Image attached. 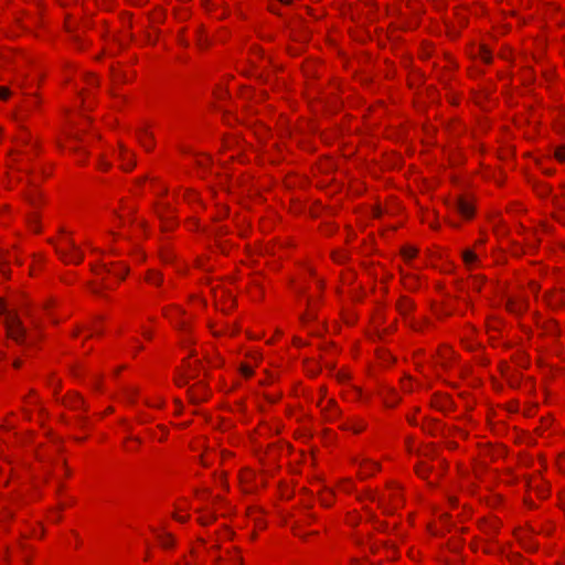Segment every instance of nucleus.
Returning a JSON list of instances; mask_svg holds the SVG:
<instances>
[{
  "label": "nucleus",
  "mask_w": 565,
  "mask_h": 565,
  "mask_svg": "<svg viewBox=\"0 0 565 565\" xmlns=\"http://www.w3.org/2000/svg\"><path fill=\"white\" fill-rule=\"evenodd\" d=\"M6 313V328L8 335L17 342H20L25 334L21 320L15 311L7 310L3 301L0 299V315Z\"/></svg>",
  "instance_id": "nucleus-1"
},
{
  "label": "nucleus",
  "mask_w": 565,
  "mask_h": 565,
  "mask_svg": "<svg viewBox=\"0 0 565 565\" xmlns=\"http://www.w3.org/2000/svg\"><path fill=\"white\" fill-rule=\"evenodd\" d=\"M63 247L57 248L60 256L70 264H79L83 259V253L79 247L70 238L64 239Z\"/></svg>",
  "instance_id": "nucleus-2"
},
{
  "label": "nucleus",
  "mask_w": 565,
  "mask_h": 565,
  "mask_svg": "<svg viewBox=\"0 0 565 565\" xmlns=\"http://www.w3.org/2000/svg\"><path fill=\"white\" fill-rule=\"evenodd\" d=\"M455 207L462 216L467 218L473 215V206L466 199H457L455 201Z\"/></svg>",
  "instance_id": "nucleus-3"
},
{
  "label": "nucleus",
  "mask_w": 565,
  "mask_h": 565,
  "mask_svg": "<svg viewBox=\"0 0 565 565\" xmlns=\"http://www.w3.org/2000/svg\"><path fill=\"white\" fill-rule=\"evenodd\" d=\"M508 309L511 312L520 313L525 308V302L522 299L519 300H512L510 299L507 303Z\"/></svg>",
  "instance_id": "nucleus-4"
},
{
  "label": "nucleus",
  "mask_w": 565,
  "mask_h": 565,
  "mask_svg": "<svg viewBox=\"0 0 565 565\" xmlns=\"http://www.w3.org/2000/svg\"><path fill=\"white\" fill-rule=\"evenodd\" d=\"M157 537L162 547L168 548L173 545V539L169 533H158Z\"/></svg>",
  "instance_id": "nucleus-5"
},
{
  "label": "nucleus",
  "mask_w": 565,
  "mask_h": 565,
  "mask_svg": "<svg viewBox=\"0 0 565 565\" xmlns=\"http://www.w3.org/2000/svg\"><path fill=\"white\" fill-rule=\"evenodd\" d=\"M327 404H328V412H329L327 416H328L329 418H333V417H335V416L339 414V409H338V407H337V405H335L334 401H332V399H328V401H327ZM322 409H323V412H327V407H326V408H322Z\"/></svg>",
  "instance_id": "nucleus-6"
},
{
  "label": "nucleus",
  "mask_w": 565,
  "mask_h": 565,
  "mask_svg": "<svg viewBox=\"0 0 565 565\" xmlns=\"http://www.w3.org/2000/svg\"><path fill=\"white\" fill-rule=\"evenodd\" d=\"M139 138H140V142H141V145H142L147 150H150V149H151V147H152L151 142H149V140H151V139H152L151 134H149L148 131H146V130H145V131H142V132L140 134V137H139Z\"/></svg>",
  "instance_id": "nucleus-7"
},
{
  "label": "nucleus",
  "mask_w": 565,
  "mask_h": 565,
  "mask_svg": "<svg viewBox=\"0 0 565 565\" xmlns=\"http://www.w3.org/2000/svg\"><path fill=\"white\" fill-rule=\"evenodd\" d=\"M139 138H140V142H141V145H142L147 150H150V149H151V147H152L151 142H149V140H151V139H152L151 134H149L148 131H146V130H145V131H142V132L140 134V137H139Z\"/></svg>",
  "instance_id": "nucleus-8"
},
{
  "label": "nucleus",
  "mask_w": 565,
  "mask_h": 565,
  "mask_svg": "<svg viewBox=\"0 0 565 565\" xmlns=\"http://www.w3.org/2000/svg\"><path fill=\"white\" fill-rule=\"evenodd\" d=\"M147 280L150 282V284H153V285H159L161 282V277L159 274L150 270L147 275Z\"/></svg>",
  "instance_id": "nucleus-9"
},
{
  "label": "nucleus",
  "mask_w": 565,
  "mask_h": 565,
  "mask_svg": "<svg viewBox=\"0 0 565 565\" xmlns=\"http://www.w3.org/2000/svg\"><path fill=\"white\" fill-rule=\"evenodd\" d=\"M462 256H463V260L467 265H471L477 259L476 254L471 250H465Z\"/></svg>",
  "instance_id": "nucleus-10"
},
{
  "label": "nucleus",
  "mask_w": 565,
  "mask_h": 565,
  "mask_svg": "<svg viewBox=\"0 0 565 565\" xmlns=\"http://www.w3.org/2000/svg\"><path fill=\"white\" fill-rule=\"evenodd\" d=\"M122 160H124L122 168L125 170H130L134 167V164H135L132 159L128 158V153L127 152L125 153Z\"/></svg>",
  "instance_id": "nucleus-11"
},
{
  "label": "nucleus",
  "mask_w": 565,
  "mask_h": 565,
  "mask_svg": "<svg viewBox=\"0 0 565 565\" xmlns=\"http://www.w3.org/2000/svg\"><path fill=\"white\" fill-rule=\"evenodd\" d=\"M405 258H413L416 255V249L412 247H407L403 250Z\"/></svg>",
  "instance_id": "nucleus-12"
},
{
  "label": "nucleus",
  "mask_w": 565,
  "mask_h": 565,
  "mask_svg": "<svg viewBox=\"0 0 565 565\" xmlns=\"http://www.w3.org/2000/svg\"><path fill=\"white\" fill-rule=\"evenodd\" d=\"M194 376H195V374H191V375H189V376L183 375V376H181V377H179V379L177 380V384H178V385H180V386H181V385H185V384L188 383V381H189L190 379L194 377Z\"/></svg>",
  "instance_id": "nucleus-13"
},
{
  "label": "nucleus",
  "mask_w": 565,
  "mask_h": 565,
  "mask_svg": "<svg viewBox=\"0 0 565 565\" xmlns=\"http://www.w3.org/2000/svg\"><path fill=\"white\" fill-rule=\"evenodd\" d=\"M241 372L243 375H245L247 377L252 376V374H253V370L247 365H242Z\"/></svg>",
  "instance_id": "nucleus-14"
},
{
  "label": "nucleus",
  "mask_w": 565,
  "mask_h": 565,
  "mask_svg": "<svg viewBox=\"0 0 565 565\" xmlns=\"http://www.w3.org/2000/svg\"><path fill=\"white\" fill-rule=\"evenodd\" d=\"M555 156L559 161H564L565 160V149H563V148L557 149L555 152Z\"/></svg>",
  "instance_id": "nucleus-15"
},
{
  "label": "nucleus",
  "mask_w": 565,
  "mask_h": 565,
  "mask_svg": "<svg viewBox=\"0 0 565 565\" xmlns=\"http://www.w3.org/2000/svg\"><path fill=\"white\" fill-rule=\"evenodd\" d=\"M10 96V90L7 87H0V98L7 99Z\"/></svg>",
  "instance_id": "nucleus-16"
},
{
  "label": "nucleus",
  "mask_w": 565,
  "mask_h": 565,
  "mask_svg": "<svg viewBox=\"0 0 565 565\" xmlns=\"http://www.w3.org/2000/svg\"><path fill=\"white\" fill-rule=\"evenodd\" d=\"M81 403H82L81 397L76 396V397H74V399L72 401V406H73V407H77Z\"/></svg>",
  "instance_id": "nucleus-17"
},
{
  "label": "nucleus",
  "mask_w": 565,
  "mask_h": 565,
  "mask_svg": "<svg viewBox=\"0 0 565 565\" xmlns=\"http://www.w3.org/2000/svg\"><path fill=\"white\" fill-rule=\"evenodd\" d=\"M482 58L484 60V62L489 63L490 60H491V56H490L489 52L483 51Z\"/></svg>",
  "instance_id": "nucleus-18"
},
{
  "label": "nucleus",
  "mask_w": 565,
  "mask_h": 565,
  "mask_svg": "<svg viewBox=\"0 0 565 565\" xmlns=\"http://www.w3.org/2000/svg\"><path fill=\"white\" fill-rule=\"evenodd\" d=\"M241 562H242V559H241L239 556H235V557L232 558V564L233 565H238Z\"/></svg>",
  "instance_id": "nucleus-19"
},
{
  "label": "nucleus",
  "mask_w": 565,
  "mask_h": 565,
  "mask_svg": "<svg viewBox=\"0 0 565 565\" xmlns=\"http://www.w3.org/2000/svg\"><path fill=\"white\" fill-rule=\"evenodd\" d=\"M355 433L361 431L363 429V425H354L351 427Z\"/></svg>",
  "instance_id": "nucleus-20"
},
{
  "label": "nucleus",
  "mask_w": 565,
  "mask_h": 565,
  "mask_svg": "<svg viewBox=\"0 0 565 565\" xmlns=\"http://www.w3.org/2000/svg\"><path fill=\"white\" fill-rule=\"evenodd\" d=\"M367 465L370 466V468H371L372 470H376V469L379 468V463H377V462H370V463H367Z\"/></svg>",
  "instance_id": "nucleus-21"
},
{
  "label": "nucleus",
  "mask_w": 565,
  "mask_h": 565,
  "mask_svg": "<svg viewBox=\"0 0 565 565\" xmlns=\"http://www.w3.org/2000/svg\"><path fill=\"white\" fill-rule=\"evenodd\" d=\"M128 273V269L127 268H124L122 271H119L117 275L120 277V278H124L125 275Z\"/></svg>",
  "instance_id": "nucleus-22"
},
{
  "label": "nucleus",
  "mask_w": 565,
  "mask_h": 565,
  "mask_svg": "<svg viewBox=\"0 0 565 565\" xmlns=\"http://www.w3.org/2000/svg\"><path fill=\"white\" fill-rule=\"evenodd\" d=\"M174 519L179 522H184L186 520L185 516H179V515H174Z\"/></svg>",
  "instance_id": "nucleus-23"
},
{
  "label": "nucleus",
  "mask_w": 565,
  "mask_h": 565,
  "mask_svg": "<svg viewBox=\"0 0 565 565\" xmlns=\"http://www.w3.org/2000/svg\"><path fill=\"white\" fill-rule=\"evenodd\" d=\"M278 1H279L280 3H282V4L288 6V4H291L294 0H278Z\"/></svg>",
  "instance_id": "nucleus-24"
},
{
  "label": "nucleus",
  "mask_w": 565,
  "mask_h": 565,
  "mask_svg": "<svg viewBox=\"0 0 565 565\" xmlns=\"http://www.w3.org/2000/svg\"><path fill=\"white\" fill-rule=\"evenodd\" d=\"M13 365H14L15 367H19V366L21 365V362H20V361H15V362L13 363Z\"/></svg>",
  "instance_id": "nucleus-25"
},
{
  "label": "nucleus",
  "mask_w": 565,
  "mask_h": 565,
  "mask_svg": "<svg viewBox=\"0 0 565 565\" xmlns=\"http://www.w3.org/2000/svg\"><path fill=\"white\" fill-rule=\"evenodd\" d=\"M201 522H202L203 524H207V523L210 522V519H209V520L201 519Z\"/></svg>",
  "instance_id": "nucleus-26"
},
{
  "label": "nucleus",
  "mask_w": 565,
  "mask_h": 565,
  "mask_svg": "<svg viewBox=\"0 0 565 565\" xmlns=\"http://www.w3.org/2000/svg\"><path fill=\"white\" fill-rule=\"evenodd\" d=\"M270 10H271V12L279 14V12L274 7H271Z\"/></svg>",
  "instance_id": "nucleus-27"
},
{
  "label": "nucleus",
  "mask_w": 565,
  "mask_h": 565,
  "mask_svg": "<svg viewBox=\"0 0 565 565\" xmlns=\"http://www.w3.org/2000/svg\"><path fill=\"white\" fill-rule=\"evenodd\" d=\"M92 291H93L94 294H96V295H98V294H99V290H98V289H95V288H94V289H92Z\"/></svg>",
  "instance_id": "nucleus-28"
},
{
  "label": "nucleus",
  "mask_w": 565,
  "mask_h": 565,
  "mask_svg": "<svg viewBox=\"0 0 565 565\" xmlns=\"http://www.w3.org/2000/svg\"><path fill=\"white\" fill-rule=\"evenodd\" d=\"M145 337L150 338V332H145Z\"/></svg>",
  "instance_id": "nucleus-29"
}]
</instances>
